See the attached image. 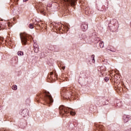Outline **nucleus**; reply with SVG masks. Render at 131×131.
<instances>
[{
  "label": "nucleus",
  "instance_id": "nucleus-1",
  "mask_svg": "<svg viewBox=\"0 0 131 131\" xmlns=\"http://www.w3.org/2000/svg\"><path fill=\"white\" fill-rule=\"evenodd\" d=\"M20 36L23 45H27V43H28V42L27 41V40H28V38H32V37H31V36L28 35L26 33H20Z\"/></svg>",
  "mask_w": 131,
  "mask_h": 131
},
{
  "label": "nucleus",
  "instance_id": "nucleus-2",
  "mask_svg": "<svg viewBox=\"0 0 131 131\" xmlns=\"http://www.w3.org/2000/svg\"><path fill=\"white\" fill-rule=\"evenodd\" d=\"M44 100L47 104H52L54 102V99L52 96L50 95V93L45 92Z\"/></svg>",
  "mask_w": 131,
  "mask_h": 131
},
{
  "label": "nucleus",
  "instance_id": "nucleus-3",
  "mask_svg": "<svg viewBox=\"0 0 131 131\" xmlns=\"http://www.w3.org/2000/svg\"><path fill=\"white\" fill-rule=\"evenodd\" d=\"M59 112L61 113V114H64V113H66V114H68L69 113V110L71 109L72 110V108H69L68 107H66V106H64L63 105H61L59 106Z\"/></svg>",
  "mask_w": 131,
  "mask_h": 131
},
{
  "label": "nucleus",
  "instance_id": "nucleus-4",
  "mask_svg": "<svg viewBox=\"0 0 131 131\" xmlns=\"http://www.w3.org/2000/svg\"><path fill=\"white\" fill-rule=\"evenodd\" d=\"M63 3L66 6H72V7H74L75 6V0H62Z\"/></svg>",
  "mask_w": 131,
  "mask_h": 131
},
{
  "label": "nucleus",
  "instance_id": "nucleus-5",
  "mask_svg": "<svg viewBox=\"0 0 131 131\" xmlns=\"http://www.w3.org/2000/svg\"><path fill=\"white\" fill-rule=\"evenodd\" d=\"M123 119L124 122H125V123L127 122V121H128V119H129V117L126 115H125L123 116Z\"/></svg>",
  "mask_w": 131,
  "mask_h": 131
},
{
  "label": "nucleus",
  "instance_id": "nucleus-6",
  "mask_svg": "<svg viewBox=\"0 0 131 131\" xmlns=\"http://www.w3.org/2000/svg\"><path fill=\"white\" fill-rule=\"evenodd\" d=\"M82 28L83 31L86 30V29H88V25H83L82 26Z\"/></svg>",
  "mask_w": 131,
  "mask_h": 131
},
{
  "label": "nucleus",
  "instance_id": "nucleus-7",
  "mask_svg": "<svg viewBox=\"0 0 131 131\" xmlns=\"http://www.w3.org/2000/svg\"><path fill=\"white\" fill-rule=\"evenodd\" d=\"M18 56H23L24 55V53H23V51H18L17 52Z\"/></svg>",
  "mask_w": 131,
  "mask_h": 131
},
{
  "label": "nucleus",
  "instance_id": "nucleus-8",
  "mask_svg": "<svg viewBox=\"0 0 131 131\" xmlns=\"http://www.w3.org/2000/svg\"><path fill=\"white\" fill-rule=\"evenodd\" d=\"M99 46H100V48H104V42L100 41L99 42Z\"/></svg>",
  "mask_w": 131,
  "mask_h": 131
},
{
  "label": "nucleus",
  "instance_id": "nucleus-9",
  "mask_svg": "<svg viewBox=\"0 0 131 131\" xmlns=\"http://www.w3.org/2000/svg\"><path fill=\"white\" fill-rule=\"evenodd\" d=\"M12 90H13L14 91H17V85H13L12 86Z\"/></svg>",
  "mask_w": 131,
  "mask_h": 131
},
{
  "label": "nucleus",
  "instance_id": "nucleus-10",
  "mask_svg": "<svg viewBox=\"0 0 131 131\" xmlns=\"http://www.w3.org/2000/svg\"><path fill=\"white\" fill-rule=\"evenodd\" d=\"M33 46H34V49H35V48L38 49L39 48H38V45H37V44L36 43H35V42L34 43V45Z\"/></svg>",
  "mask_w": 131,
  "mask_h": 131
},
{
  "label": "nucleus",
  "instance_id": "nucleus-11",
  "mask_svg": "<svg viewBox=\"0 0 131 131\" xmlns=\"http://www.w3.org/2000/svg\"><path fill=\"white\" fill-rule=\"evenodd\" d=\"M70 114H71V115H72V116H74V115H75V113H74V112H73L72 111H71Z\"/></svg>",
  "mask_w": 131,
  "mask_h": 131
},
{
  "label": "nucleus",
  "instance_id": "nucleus-12",
  "mask_svg": "<svg viewBox=\"0 0 131 131\" xmlns=\"http://www.w3.org/2000/svg\"><path fill=\"white\" fill-rule=\"evenodd\" d=\"M39 48H34V51L35 53H38V50Z\"/></svg>",
  "mask_w": 131,
  "mask_h": 131
},
{
  "label": "nucleus",
  "instance_id": "nucleus-13",
  "mask_svg": "<svg viewBox=\"0 0 131 131\" xmlns=\"http://www.w3.org/2000/svg\"><path fill=\"white\" fill-rule=\"evenodd\" d=\"M29 28H30L31 29H33L34 27H33V25L32 24H30L29 25Z\"/></svg>",
  "mask_w": 131,
  "mask_h": 131
},
{
  "label": "nucleus",
  "instance_id": "nucleus-14",
  "mask_svg": "<svg viewBox=\"0 0 131 131\" xmlns=\"http://www.w3.org/2000/svg\"><path fill=\"white\" fill-rule=\"evenodd\" d=\"M3 41H4V38L0 37V42L2 43Z\"/></svg>",
  "mask_w": 131,
  "mask_h": 131
},
{
  "label": "nucleus",
  "instance_id": "nucleus-15",
  "mask_svg": "<svg viewBox=\"0 0 131 131\" xmlns=\"http://www.w3.org/2000/svg\"><path fill=\"white\" fill-rule=\"evenodd\" d=\"M104 80L105 81H106V82H107V81L109 80V78H107V77L104 78Z\"/></svg>",
  "mask_w": 131,
  "mask_h": 131
},
{
  "label": "nucleus",
  "instance_id": "nucleus-16",
  "mask_svg": "<svg viewBox=\"0 0 131 131\" xmlns=\"http://www.w3.org/2000/svg\"><path fill=\"white\" fill-rule=\"evenodd\" d=\"M92 59L95 58V55H92L91 56Z\"/></svg>",
  "mask_w": 131,
  "mask_h": 131
},
{
  "label": "nucleus",
  "instance_id": "nucleus-17",
  "mask_svg": "<svg viewBox=\"0 0 131 131\" xmlns=\"http://www.w3.org/2000/svg\"><path fill=\"white\" fill-rule=\"evenodd\" d=\"M92 62L93 63H95V62H96V61L95 60V58H92Z\"/></svg>",
  "mask_w": 131,
  "mask_h": 131
},
{
  "label": "nucleus",
  "instance_id": "nucleus-18",
  "mask_svg": "<svg viewBox=\"0 0 131 131\" xmlns=\"http://www.w3.org/2000/svg\"><path fill=\"white\" fill-rule=\"evenodd\" d=\"M66 29L67 30V31H68V30H69V29L67 27H66Z\"/></svg>",
  "mask_w": 131,
  "mask_h": 131
},
{
  "label": "nucleus",
  "instance_id": "nucleus-19",
  "mask_svg": "<svg viewBox=\"0 0 131 131\" xmlns=\"http://www.w3.org/2000/svg\"><path fill=\"white\" fill-rule=\"evenodd\" d=\"M62 69H63V70H64L65 69V67H62Z\"/></svg>",
  "mask_w": 131,
  "mask_h": 131
},
{
  "label": "nucleus",
  "instance_id": "nucleus-20",
  "mask_svg": "<svg viewBox=\"0 0 131 131\" xmlns=\"http://www.w3.org/2000/svg\"><path fill=\"white\" fill-rule=\"evenodd\" d=\"M8 26H9V27H10V26H11V24H8Z\"/></svg>",
  "mask_w": 131,
  "mask_h": 131
},
{
  "label": "nucleus",
  "instance_id": "nucleus-21",
  "mask_svg": "<svg viewBox=\"0 0 131 131\" xmlns=\"http://www.w3.org/2000/svg\"><path fill=\"white\" fill-rule=\"evenodd\" d=\"M28 0H23V2H27Z\"/></svg>",
  "mask_w": 131,
  "mask_h": 131
},
{
  "label": "nucleus",
  "instance_id": "nucleus-22",
  "mask_svg": "<svg viewBox=\"0 0 131 131\" xmlns=\"http://www.w3.org/2000/svg\"><path fill=\"white\" fill-rule=\"evenodd\" d=\"M41 13H43V11H41Z\"/></svg>",
  "mask_w": 131,
  "mask_h": 131
},
{
  "label": "nucleus",
  "instance_id": "nucleus-23",
  "mask_svg": "<svg viewBox=\"0 0 131 131\" xmlns=\"http://www.w3.org/2000/svg\"><path fill=\"white\" fill-rule=\"evenodd\" d=\"M41 25H43V23H41Z\"/></svg>",
  "mask_w": 131,
  "mask_h": 131
},
{
  "label": "nucleus",
  "instance_id": "nucleus-24",
  "mask_svg": "<svg viewBox=\"0 0 131 131\" xmlns=\"http://www.w3.org/2000/svg\"><path fill=\"white\" fill-rule=\"evenodd\" d=\"M51 75H52V74H53V73H51V74H50Z\"/></svg>",
  "mask_w": 131,
  "mask_h": 131
},
{
  "label": "nucleus",
  "instance_id": "nucleus-25",
  "mask_svg": "<svg viewBox=\"0 0 131 131\" xmlns=\"http://www.w3.org/2000/svg\"><path fill=\"white\" fill-rule=\"evenodd\" d=\"M39 26H40V25H39Z\"/></svg>",
  "mask_w": 131,
  "mask_h": 131
},
{
  "label": "nucleus",
  "instance_id": "nucleus-26",
  "mask_svg": "<svg viewBox=\"0 0 131 131\" xmlns=\"http://www.w3.org/2000/svg\"><path fill=\"white\" fill-rule=\"evenodd\" d=\"M42 27H43V26H42Z\"/></svg>",
  "mask_w": 131,
  "mask_h": 131
}]
</instances>
